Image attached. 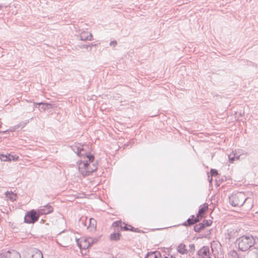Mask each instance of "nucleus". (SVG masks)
<instances>
[{"instance_id": "f257e3e1", "label": "nucleus", "mask_w": 258, "mask_h": 258, "mask_svg": "<svg viewBox=\"0 0 258 258\" xmlns=\"http://www.w3.org/2000/svg\"><path fill=\"white\" fill-rule=\"evenodd\" d=\"M84 160H81L78 164L80 172L83 176H87L97 169V164L93 163L94 157L93 155L87 154L84 157Z\"/></svg>"}, {"instance_id": "f03ea898", "label": "nucleus", "mask_w": 258, "mask_h": 258, "mask_svg": "<svg viewBox=\"0 0 258 258\" xmlns=\"http://www.w3.org/2000/svg\"><path fill=\"white\" fill-rule=\"evenodd\" d=\"M253 241V236L247 235L237 238L235 243L240 250L245 251L252 247Z\"/></svg>"}, {"instance_id": "7ed1b4c3", "label": "nucleus", "mask_w": 258, "mask_h": 258, "mask_svg": "<svg viewBox=\"0 0 258 258\" xmlns=\"http://www.w3.org/2000/svg\"><path fill=\"white\" fill-rule=\"evenodd\" d=\"M247 199L243 192H238L229 198L230 203L234 207H241Z\"/></svg>"}, {"instance_id": "20e7f679", "label": "nucleus", "mask_w": 258, "mask_h": 258, "mask_svg": "<svg viewBox=\"0 0 258 258\" xmlns=\"http://www.w3.org/2000/svg\"><path fill=\"white\" fill-rule=\"evenodd\" d=\"M77 245L81 249H86L89 248L93 243V240L92 238H83L80 239L77 237H74Z\"/></svg>"}, {"instance_id": "39448f33", "label": "nucleus", "mask_w": 258, "mask_h": 258, "mask_svg": "<svg viewBox=\"0 0 258 258\" xmlns=\"http://www.w3.org/2000/svg\"><path fill=\"white\" fill-rule=\"evenodd\" d=\"M39 215L34 210H31L27 213L24 218V222L26 223H34L39 218Z\"/></svg>"}, {"instance_id": "423d86ee", "label": "nucleus", "mask_w": 258, "mask_h": 258, "mask_svg": "<svg viewBox=\"0 0 258 258\" xmlns=\"http://www.w3.org/2000/svg\"><path fill=\"white\" fill-rule=\"evenodd\" d=\"M72 236H74L73 234L71 235L67 234L65 235H60L58 237L57 242L63 247L68 246V245L70 244V242L73 240Z\"/></svg>"}, {"instance_id": "0eeeda50", "label": "nucleus", "mask_w": 258, "mask_h": 258, "mask_svg": "<svg viewBox=\"0 0 258 258\" xmlns=\"http://www.w3.org/2000/svg\"><path fill=\"white\" fill-rule=\"evenodd\" d=\"M198 254L201 258H211L209 246H205L198 251Z\"/></svg>"}, {"instance_id": "6e6552de", "label": "nucleus", "mask_w": 258, "mask_h": 258, "mask_svg": "<svg viewBox=\"0 0 258 258\" xmlns=\"http://www.w3.org/2000/svg\"><path fill=\"white\" fill-rule=\"evenodd\" d=\"M0 258H21L20 254L15 250L8 251L5 253L0 254Z\"/></svg>"}, {"instance_id": "1a4fd4ad", "label": "nucleus", "mask_w": 258, "mask_h": 258, "mask_svg": "<svg viewBox=\"0 0 258 258\" xmlns=\"http://www.w3.org/2000/svg\"><path fill=\"white\" fill-rule=\"evenodd\" d=\"M53 211V208L50 205H47L45 206L40 208L37 212L40 215L48 214Z\"/></svg>"}, {"instance_id": "9d476101", "label": "nucleus", "mask_w": 258, "mask_h": 258, "mask_svg": "<svg viewBox=\"0 0 258 258\" xmlns=\"http://www.w3.org/2000/svg\"><path fill=\"white\" fill-rule=\"evenodd\" d=\"M112 226L114 227H120L121 230H130L127 227V225L124 223H122L121 221H117L113 223ZM131 227V230H132L133 227L131 225L128 226Z\"/></svg>"}, {"instance_id": "9b49d317", "label": "nucleus", "mask_w": 258, "mask_h": 258, "mask_svg": "<svg viewBox=\"0 0 258 258\" xmlns=\"http://www.w3.org/2000/svg\"><path fill=\"white\" fill-rule=\"evenodd\" d=\"M80 39L83 41L86 40H92V35L91 33L89 32L84 31L82 32L80 35Z\"/></svg>"}, {"instance_id": "f8f14e48", "label": "nucleus", "mask_w": 258, "mask_h": 258, "mask_svg": "<svg viewBox=\"0 0 258 258\" xmlns=\"http://www.w3.org/2000/svg\"><path fill=\"white\" fill-rule=\"evenodd\" d=\"M199 221V218L197 217L195 218L194 216L192 215L191 218H188L182 225L185 226H190L198 222Z\"/></svg>"}, {"instance_id": "ddd939ff", "label": "nucleus", "mask_w": 258, "mask_h": 258, "mask_svg": "<svg viewBox=\"0 0 258 258\" xmlns=\"http://www.w3.org/2000/svg\"><path fill=\"white\" fill-rule=\"evenodd\" d=\"M35 105H42L41 107V109H43V111L46 110V109H51L54 107V105L52 104H50L48 103H34Z\"/></svg>"}, {"instance_id": "4468645a", "label": "nucleus", "mask_w": 258, "mask_h": 258, "mask_svg": "<svg viewBox=\"0 0 258 258\" xmlns=\"http://www.w3.org/2000/svg\"><path fill=\"white\" fill-rule=\"evenodd\" d=\"M229 161L233 163L235 159L239 160L240 155H238L236 152L233 151L228 156Z\"/></svg>"}, {"instance_id": "2eb2a0df", "label": "nucleus", "mask_w": 258, "mask_h": 258, "mask_svg": "<svg viewBox=\"0 0 258 258\" xmlns=\"http://www.w3.org/2000/svg\"><path fill=\"white\" fill-rule=\"evenodd\" d=\"M31 258H43L41 251L37 249L33 250Z\"/></svg>"}, {"instance_id": "dca6fc26", "label": "nucleus", "mask_w": 258, "mask_h": 258, "mask_svg": "<svg viewBox=\"0 0 258 258\" xmlns=\"http://www.w3.org/2000/svg\"><path fill=\"white\" fill-rule=\"evenodd\" d=\"M186 246H185V245L183 244V243H181L180 244L178 247H177V251L181 254H185V253H187V250L186 249Z\"/></svg>"}, {"instance_id": "f3484780", "label": "nucleus", "mask_w": 258, "mask_h": 258, "mask_svg": "<svg viewBox=\"0 0 258 258\" xmlns=\"http://www.w3.org/2000/svg\"><path fill=\"white\" fill-rule=\"evenodd\" d=\"M5 195L7 198L11 201L13 202L16 200L17 195L13 192L7 191Z\"/></svg>"}, {"instance_id": "a211bd4d", "label": "nucleus", "mask_w": 258, "mask_h": 258, "mask_svg": "<svg viewBox=\"0 0 258 258\" xmlns=\"http://www.w3.org/2000/svg\"><path fill=\"white\" fill-rule=\"evenodd\" d=\"M208 205L207 204H204L203 205L200 207V209L198 212V214H197V217L198 218L199 216L203 214L205 211L208 209Z\"/></svg>"}, {"instance_id": "6ab92c4d", "label": "nucleus", "mask_w": 258, "mask_h": 258, "mask_svg": "<svg viewBox=\"0 0 258 258\" xmlns=\"http://www.w3.org/2000/svg\"><path fill=\"white\" fill-rule=\"evenodd\" d=\"M80 146H81L80 145L79 146H75L73 148V150L74 151L75 153H76L78 154L79 156L82 157L84 156V154L82 153V152L84 151V150L82 148H81Z\"/></svg>"}, {"instance_id": "aec40b11", "label": "nucleus", "mask_w": 258, "mask_h": 258, "mask_svg": "<svg viewBox=\"0 0 258 258\" xmlns=\"http://www.w3.org/2000/svg\"><path fill=\"white\" fill-rule=\"evenodd\" d=\"M158 255H160V253L158 251L148 252L145 258H157Z\"/></svg>"}, {"instance_id": "412c9836", "label": "nucleus", "mask_w": 258, "mask_h": 258, "mask_svg": "<svg viewBox=\"0 0 258 258\" xmlns=\"http://www.w3.org/2000/svg\"><path fill=\"white\" fill-rule=\"evenodd\" d=\"M0 159L2 161H11L10 155H6L2 154H0Z\"/></svg>"}, {"instance_id": "4be33fe9", "label": "nucleus", "mask_w": 258, "mask_h": 258, "mask_svg": "<svg viewBox=\"0 0 258 258\" xmlns=\"http://www.w3.org/2000/svg\"><path fill=\"white\" fill-rule=\"evenodd\" d=\"M204 228V224L201 223L196 225L194 227V230L196 232H199L201 230Z\"/></svg>"}, {"instance_id": "5701e85b", "label": "nucleus", "mask_w": 258, "mask_h": 258, "mask_svg": "<svg viewBox=\"0 0 258 258\" xmlns=\"http://www.w3.org/2000/svg\"><path fill=\"white\" fill-rule=\"evenodd\" d=\"M253 245H252L253 248L251 251L254 250H258V237H253Z\"/></svg>"}, {"instance_id": "b1692460", "label": "nucleus", "mask_w": 258, "mask_h": 258, "mask_svg": "<svg viewBox=\"0 0 258 258\" xmlns=\"http://www.w3.org/2000/svg\"><path fill=\"white\" fill-rule=\"evenodd\" d=\"M96 224V220L93 218H90L89 219V224L88 226V228H94L95 227Z\"/></svg>"}, {"instance_id": "393cba45", "label": "nucleus", "mask_w": 258, "mask_h": 258, "mask_svg": "<svg viewBox=\"0 0 258 258\" xmlns=\"http://www.w3.org/2000/svg\"><path fill=\"white\" fill-rule=\"evenodd\" d=\"M120 234L119 233H114L111 234L110 238L111 240H117L119 239Z\"/></svg>"}, {"instance_id": "a878e982", "label": "nucleus", "mask_w": 258, "mask_h": 258, "mask_svg": "<svg viewBox=\"0 0 258 258\" xmlns=\"http://www.w3.org/2000/svg\"><path fill=\"white\" fill-rule=\"evenodd\" d=\"M212 222L211 220H204L202 224H204V227L209 226L211 225Z\"/></svg>"}, {"instance_id": "bb28decb", "label": "nucleus", "mask_w": 258, "mask_h": 258, "mask_svg": "<svg viewBox=\"0 0 258 258\" xmlns=\"http://www.w3.org/2000/svg\"><path fill=\"white\" fill-rule=\"evenodd\" d=\"M251 254H252L254 258H258V249L251 251Z\"/></svg>"}, {"instance_id": "cd10ccee", "label": "nucleus", "mask_w": 258, "mask_h": 258, "mask_svg": "<svg viewBox=\"0 0 258 258\" xmlns=\"http://www.w3.org/2000/svg\"><path fill=\"white\" fill-rule=\"evenodd\" d=\"M210 173L212 176H216L218 174V172L216 169H211Z\"/></svg>"}, {"instance_id": "c85d7f7f", "label": "nucleus", "mask_w": 258, "mask_h": 258, "mask_svg": "<svg viewBox=\"0 0 258 258\" xmlns=\"http://www.w3.org/2000/svg\"><path fill=\"white\" fill-rule=\"evenodd\" d=\"M27 122H21L19 124H17V126L18 128L19 127L23 128L26 125V124H27Z\"/></svg>"}, {"instance_id": "c756f323", "label": "nucleus", "mask_w": 258, "mask_h": 258, "mask_svg": "<svg viewBox=\"0 0 258 258\" xmlns=\"http://www.w3.org/2000/svg\"><path fill=\"white\" fill-rule=\"evenodd\" d=\"M17 128H18V127L16 125L15 126L11 127L8 130H7V131H5V132H13L15 131Z\"/></svg>"}, {"instance_id": "7c9ffc66", "label": "nucleus", "mask_w": 258, "mask_h": 258, "mask_svg": "<svg viewBox=\"0 0 258 258\" xmlns=\"http://www.w3.org/2000/svg\"><path fill=\"white\" fill-rule=\"evenodd\" d=\"M116 45H117V41H115V40L112 41H111V42L110 43V46H113L114 47V46H115Z\"/></svg>"}, {"instance_id": "2f4dec72", "label": "nucleus", "mask_w": 258, "mask_h": 258, "mask_svg": "<svg viewBox=\"0 0 258 258\" xmlns=\"http://www.w3.org/2000/svg\"><path fill=\"white\" fill-rule=\"evenodd\" d=\"M11 160H12V159H13V160H17V158H18V157H17V158H15L14 157V156H13V155H11Z\"/></svg>"}, {"instance_id": "473e14b6", "label": "nucleus", "mask_w": 258, "mask_h": 258, "mask_svg": "<svg viewBox=\"0 0 258 258\" xmlns=\"http://www.w3.org/2000/svg\"><path fill=\"white\" fill-rule=\"evenodd\" d=\"M209 182H212V177H211L210 179H209Z\"/></svg>"}, {"instance_id": "72a5a7b5", "label": "nucleus", "mask_w": 258, "mask_h": 258, "mask_svg": "<svg viewBox=\"0 0 258 258\" xmlns=\"http://www.w3.org/2000/svg\"><path fill=\"white\" fill-rule=\"evenodd\" d=\"M83 47L87 48L88 46H87V45H83Z\"/></svg>"}, {"instance_id": "f704fd0d", "label": "nucleus", "mask_w": 258, "mask_h": 258, "mask_svg": "<svg viewBox=\"0 0 258 258\" xmlns=\"http://www.w3.org/2000/svg\"><path fill=\"white\" fill-rule=\"evenodd\" d=\"M171 258H172V257Z\"/></svg>"}]
</instances>
